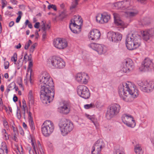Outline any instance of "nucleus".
<instances>
[{"instance_id": "f257e3e1", "label": "nucleus", "mask_w": 154, "mask_h": 154, "mask_svg": "<svg viewBox=\"0 0 154 154\" xmlns=\"http://www.w3.org/2000/svg\"><path fill=\"white\" fill-rule=\"evenodd\" d=\"M39 79V85L41 87L40 99L44 104L50 103L53 100L54 95L52 79L46 72H43Z\"/></svg>"}, {"instance_id": "f03ea898", "label": "nucleus", "mask_w": 154, "mask_h": 154, "mask_svg": "<svg viewBox=\"0 0 154 154\" xmlns=\"http://www.w3.org/2000/svg\"><path fill=\"white\" fill-rule=\"evenodd\" d=\"M118 93L120 97L126 102H131L138 95V91L135 86L129 82L120 85Z\"/></svg>"}, {"instance_id": "7ed1b4c3", "label": "nucleus", "mask_w": 154, "mask_h": 154, "mask_svg": "<svg viewBox=\"0 0 154 154\" xmlns=\"http://www.w3.org/2000/svg\"><path fill=\"white\" fill-rule=\"evenodd\" d=\"M140 36L137 34H128L126 39V45L127 49L130 50H135L141 45Z\"/></svg>"}, {"instance_id": "20e7f679", "label": "nucleus", "mask_w": 154, "mask_h": 154, "mask_svg": "<svg viewBox=\"0 0 154 154\" xmlns=\"http://www.w3.org/2000/svg\"><path fill=\"white\" fill-rule=\"evenodd\" d=\"M130 2L129 1H124L119 2L114 4V6L117 9H120L126 11L125 12L126 16L128 17L132 18L136 16L138 14V11L135 9L132 8L129 6Z\"/></svg>"}, {"instance_id": "39448f33", "label": "nucleus", "mask_w": 154, "mask_h": 154, "mask_svg": "<svg viewBox=\"0 0 154 154\" xmlns=\"http://www.w3.org/2000/svg\"><path fill=\"white\" fill-rule=\"evenodd\" d=\"M59 126L61 135L64 136L67 135L74 128L73 123L65 118L60 120Z\"/></svg>"}, {"instance_id": "423d86ee", "label": "nucleus", "mask_w": 154, "mask_h": 154, "mask_svg": "<svg viewBox=\"0 0 154 154\" xmlns=\"http://www.w3.org/2000/svg\"><path fill=\"white\" fill-rule=\"evenodd\" d=\"M47 64L53 68L62 69L65 66L63 60L60 57L56 56L49 58L48 59Z\"/></svg>"}, {"instance_id": "0eeeda50", "label": "nucleus", "mask_w": 154, "mask_h": 154, "mask_svg": "<svg viewBox=\"0 0 154 154\" xmlns=\"http://www.w3.org/2000/svg\"><path fill=\"white\" fill-rule=\"evenodd\" d=\"M120 105L117 103L109 106L107 109L106 117L108 119H110L116 116L119 113L121 109Z\"/></svg>"}, {"instance_id": "6e6552de", "label": "nucleus", "mask_w": 154, "mask_h": 154, "mask_svg": "<svg viewBox=\"0 0 154 154\" xmlns=\"http://www.w3.org/2000/svg\"><path fill=\"white\" fill-rule=\"evenodd\" d=\"M54 129V123L51 121H45L41 126V131L45 137H48L53 132Z\"/></svg>"}, {"instance_id": "1a4fd4ad", "label": "nucleus", "mask_w": 154, "mask_h": 154, "mask_svg": "<svg viewBox=\"0 0 154 154\" xmlns=\"http://www.w3.org/2000/svg\"><path fill=\"white\" fill-rule=\"evenodd\" d=\"M137 84L140 89L145 92H151L154 88V82L152 81H139L138 82Z\"/></svg>"}, {"instance_id": "9d476101", "label": "nucleus", "mask_w": 154, "mask_h": 154, "mask_svg": "<svg viewBox=\"0 0 154 154\" xmlns=\"http://www.w3.org/2000/svg\"><path fill=\"white\" fill-rule=\"evenodd\" d=\"M134 64L132 60L130 58H127L123 61L120 70L123 73L132 71L134 68Z\"/></svg>"}, {"instance_id": "9b49d317", "label": "nucleus", "mask_w": 154, "mask_h": 154, "mask_svg": "<svg viewBox=\"0 0 154 154\" xmlns=\"http://www.w3.org/2000/svg\"><path fill=\"white\" fill-rule=\"evenodd\" d=\"M122 122L128 127L133 128L136 125V123L133 116L127 114H123L122 117Z\"/></svg>"}, {"instance_id": "f8f14e48", "label": "nucleus", "mask_w": 154, "mask_h": 154, "mask_svg": "<svg viewBox=\"0 0 154 154\" xmlns=\"http://www.w3.org/2000/svg\"><path fill=\"white\" fill-rule=\"evenodd\" d=\"M77 92L79 96L85 99L88 98L90 95L89 90L84 85H80L78 87Z\"/></svg>"}, {"instance_id": "ddd939ff", "label": "nucleus", "mask_w": 154, "mask_h": 154, "mask_svg": "<svg viewBox=\"0 0 154 154\" xmlns=\"http://www.w3.org/2000/svg\"><path fill=\"white\" fill-rule=\"evenodd\" d=\"M107 37L110 41L114 43H118L122 38V35L118 32H109L107 34Z\"/></svg>"}, {"instance_id": "4468645a", "label": "nucleus", "mask_w": 154, "mask_h": 154, "mask_svg": "<svg viewBox=\"0 0 154 154\" xmlns=\"http://www.w3.org/2000/svg\"><path fill=\"white\" fill-rule=\"evenodd\" d=\"M88 46L100 54L105 53L106 51V47L101 44L93 43L89 45Z\"/></svg>"}, {"instance_id": "2eb2a0df", "label": "nucleus", "mask_w": 154, "mask_h": 154, "mask_svg": "<svg viewBox=\"0 0 154 154\" xmlns=\"http://www.w3.org/2000/svg\"><path fill=\"white\" fill-rule=\"evenodd\" d=\"M88 46L100 54L105 53L106 51V47L101 44L93 43L89 45Z\"/></svg>"}, {"instance_id": "dca6fc26", "label": "nucleus", "mask_w": 154, "mask_h": 154, "mask_svg": "<svg viewBox=\"0 0 154 154\" xmlns=\"http://www.w3.org/2000/svg\"><path fill=\"white\" fill-rule=\"evenodd\" d=\"M54 46L59 49H63L67 46V43L66 40L62 38H58L54 41Z\"/></svg>"}, {"instance_id": "f3484780", "label": "nucleus", "mask_w": 154, "mask_h": 154, "mask_svg": "<svg viewBox=\"0 0 154 154\" xmlns=\"http://www.w3.org/2000/svg\"><path fill=\"white\" fill-rule=\"evenodd\" d=\"M110 18V15L106 13L99 14L96 17V20L97 22L101 23L108 22Z\"/></svg>"}, {"instance_id": "a211bd4d", "label": "nucleus", "mask_w": 154, "mask_h": 154, "mask_svg": "<svg viewBox=\"0 0 154 154\" xmlns=\"http://www.w3.org/2000/svg\"><path fill=\"white\" fill-rule=\"evenodd\" d=\"M152 68V63L149 58H146L143 61L140 68L141 71L145 72L149 70Z\"/></svg>"}, {"instance_id": "6ab92c4d", "label": "nucleus", "mask_w": 154, "mask_h": 154, "mask_svg": "<svg viewBox=\"0 0 154 154\" xmlns=\"http://www.w3.org/2000/svg\"><path fill=\"white\" fill-rule=\"evenodd\" d=\"M70 110V106L69 103L66 101H63L58 108V111L60 113L65 114H68Z\"/></svg>"}, {"instance_id": "aec40b11", "label": "nucleus", "mask_w": 154, "mask_h": 154, "mask_svg": "<svg viewBox=\"0 0 154 154\" xmlns=\"http://www.w3.org/2000/svg\"><path fill=\"white\" fill-rule=\"evenodd\" d=\"M89 77L88 74L85 73H78L76 76V80L81 84H86L88 82Z\"/></svg>"}, {"instance_id": "412c9836", "label": "nucleus", "mask_w": 154, "mask_h": 154, "mask_svg": "<svg viewBox=\"0 0 154 154\" xmlns=\"http://www.w3.org/2000/svg\"><path fill=\"white\" fill-rule=\"evenodd\" d=\"M100 35V32L98 30L93 29L89 32L88 38L90 40L96 41L99 39Z\"/></svg>"}, {"instance_id": "4be33fe9", "label": "nucleus", "mask_w": 154, "mask_h": 154, "mask_svg": "<svg viewBox=\"0 0 154 154\" xmlns=\"http://www.w3.org/2000/svg\"><path fill=\"white\" fill-rule=\"evenodd\" d=\"M141 33L143 39L147 41L154 34V29H151L141 31Z\"/></svg>"}, {"instance_id": "5701e85b", "label": "nucleus", "mask_w": 154, "mask_h": 154, "mask_svg": "<svg viewBox=\"0 0 154 154\" xmlns=\"http://www.w3.org/2000/svg\"><path fill=\"white\" fill-rule=\"evenodd\" d=\"M114 18V22L115 25L121 28H124L125 24L124 22L119 17V15L117 13L113 14Z\"/></svg>"}, {"instance_id": "b1692460", "label": "nucleus", "mask_w": 154, "mask_h": 154, "mask_svg": "<svg viewBox=\"0 0 154 154\" xmlns=\"http://www.w3.org/2000/svg\"><path fill=\"white\" fill-rule=\"evenodd\" d=\"M104 143L102 140H98L96 142L92 148L100 152L102 149L104 147Z\"/></svg>"}, {"instance_id": "393cba45", "label": "nucleus", "mask_w": 154, "mask_h": 154, "mask_svg": "<svg viewBox=\"0 0 154 154\" xmlns=\"http://www.w3.org/2000/svg\"><path fill=\"white\" fill-rule=\"evenodd\" d=\"M69 27L71 31L74 33L78 34L81 32L82 26L70 23Z\"/></svg>"}, {"instance_id": "a878e982", "label": "nucleus", "mask_w": 154, "mask_h": 154, "mask_svg": "<svg viewBox=\"0 0 154 154\" xmlns=\"http://www.w3.org/2000/svg\"><path fill=\"white\" fill-rule=\"evenodd\" d=\"M134 150L136 154H143V151L141 146L139 144L135 146Z\"/></svg>"}, {"instance_id": "bb28decb", "label": "nucleus", "mask_w": 154, "mask_h": 154, "mask_svg": "<svg viewBox=\"0 0 154 154\" xmlns=\"http://www.w3.org/2000/svg\"><path fill=\"white\" fill-rule=\"evenodd\" d=\"M28 98L29 101V105L30 103L32 104H33L34 103V98L33 95L32 90H30L29 91Z\"/></svg>"}, {"instance_id": "cd10ccee", "label": "nucleus", "mask_w": 154, "mask_h": 154, "mask_svg": "<svg viewBox=\"0 0 154 154\" xmlns=\"http://www.w3.org/2000/svg\"><path fill=\"white\" fill-rule=\"evenodd\" d=\"M1 149L3 151H4L5 150V152L7 154L8 153V149L7 148V145L5 143H2L1 144Z\"/></svg>"}, {"instance_id": "c85d7f7f", "label": "nucleus", "mask_w": 154, "mask_h": 154, "mask_svg": "<svg viewBox=\"0 0 154 154\" xmlns=\"http://www.w3.org/2000/svg\"><path fill=\"white\" fill-rule=\"evenodd\" d=\"M95 107V106L94 103H91L90 104H86L84 106V108L86 109L93 108Z\"/></svg>"}, {"instance_id": "c756f323", "label": "nucleus", "mask_w": 154, "mask_h": 154, "mask_svg": "<svg viewBox=\"0 0 154 154\" xmlns=\"http://www.w3.org/2000/svg\"><path fill=\"white\" fill-rule=\"evenodd\" d=\"M83 21L82 20V19H79V20L78 21L75 20V22L73 23H70L73 24H75V25H77V26L79 25V26H82V25Z\"/></svg>"}, {"instance_id": "7c9ffc66", "label": "nucleus", "mask_w": 154, "mask_h": 154, "mask_svg": "<svg viewBox=\"0 0 154 154\" xmlns=\"http://www.w3.org/2000/svg\"><path fill=\"white\" fill-rule=\"evenodd\" d=\"M81 17L79 16L75 15L73 17V18L70 21V23H73L75 21V20L78 21L79 20V19H81Z\"/></svg>"}, {"instance_id": "2f4dec72", "label": "nucleus", "mask_w": 154, "mask_h": 154, "mask_svg": "<svg viewBox=\"0 0 154 154\" xmlns=\"http://www.w3.org/2000/svg\"><path fill=\"white\" fill-rule=\"evenodd\" d=\"M33 66V62L32 61H29V65L28 67V72H30L31 73L32 69L31 68L32 66Z\"/></svg>"}, {"instance_id": "473e14b6", "label": "nucleus", "mask_w": 154, "mask_h": 154, "mask_svg": "<svg viewBox=\"0 0 154 154\" xmlns=\"http://www.w3.org/2000/svg\"><path fill=\"white\" fill-rule=\"evenodd\" d=\"M29 125L32 131L35 130V127L33 120L29 121Z\"/></svg>"}, {"instance_id": "72a5a7b5", "label": "nucleus", "mask_w": 154, "mask_h": 154, "mask_svg": "<svg viewBox=\"0 0 154 154\" xmlns=\"http://www.w3.org/2000/svg\"><path fill=\"white\" fill-rule=\"evenodd\" d=\"M17 60V54L16 53H14L13 56L11 57V60L14 61L15 63Z\"/></svg>"}, {"instance_id": "f704fd0d", "label": "nucleus", "mask_w": 154, "mask_h": 154, "mask_svg": "<svg viewBox=\"0 0 154 154\" xmlns=\"http://www.w3.org/2000/svg\"><path fill=\"white\" fill-rule=\"evenodd\" d=\"M48 9H50L51 8L55 11H56L57 10L56 6L52 4L48 5Z\"/></svg>"}, {"instance_id": "c9c22d12", "label": "nucleus", "mask_w": 154, "mask_h": 154, "mask_svg": "<svg viewBox=\"0 0 154 154\" xmlns=\"http://www.w3.org/2000/svg\"><path fill=\"white\" fill-rule=\"evenodd\" d=\"M86 117L87 118L89 119L90 120H91V121L94 123V125L96 126L97 125V123L96 122H95L94 121V119L93 118V117L90 116H89V115H86Z\"/></svg>"}, {"instance_id": "e433bc0d", "label": "nucleus", "mask_w": 154, "mask_h": 154, "mask_svg": "<svg viewBox=\"0 0 154 154\" xmlns=\"http://www.w3.org/2000/svg\"><path fill=\"white\" fill-rule=\"evenodd\" d=\"M78 0H74L75 2L74 3L72 4L71 7L70 9H73L76 7V6L78 5Z\"/></svg>"}, {"instance_id": "4c0bfd02", "label": "nucleus", "mask_w": 154, "mask_h": 154, "mask_svg": "<svg viewBox=\"0 0 154 154\" xmlns=\"http://www.w3.org/2000/svg\"><path fill=\"white\" fill-rule=\"evenodd\" d=\"M31 143H32L31 144H32V146L33 147V149L34 150V152H33V153L34 154H37V153L36 152V151L35 146V144H34V142L32 140H31Z\"/></svg>"}, {"instance_id": "58836bf2", "label": "nucleus", "mask_w": 154, "mask_h": 154, "mask_svg": "<svg viewBox=\"0 0 154 154\" xmlns=\"http://www.w3.org/2000/svg\"><path fill=\"white\" fill-rule=\"evenodd\" d=\"M32 41L31 40H29L28 43H26L25 46V49L27 50L28 49L29 47L30 44H32Z\"/></svg>"}, {"instance_id": "ea45409f", "label": "nucleus", "mask_w": 154, "mask_h": 154, "mask_svg": "<svg viewBox=\"0 0 154 154\" xmlns=\"http://www.w3.org/2000/svg\"><path fill=\"white\" fill-rule=\"evenodd\" d=\"M17 118L19 119H20L21 117V115L20 113V111L19 110L18 108H17Z\"/></svg>"}, {"instance_id": "a19ab883", "label": "nucleus", "mask_w": 154, "mask_h": 154, "mask_svg": "<svg viewBox=\"0 0 154 154\" xmlns=\"http://www.w3.org/2000/svg\"><path fill=\"white\" fill-rule=\"evenodd\" d=\"M3 132H5V134H4V137L5 140H7L9 138V136L7 133H6V131L4 129L3 131Z\"/></svg>"}, {"instance_id": "79ce46f5", "label": "nucleus", "mask_w": 154, "mask_h": 154, "mask_svg": "<svg viewBox=\"0 0 154 154\" xmlns=\"http://www.w3.org/2000/svg\"><path fill=\"white\" fill-rule=\"evenodd\" d=\"M16 84L14 82H12L10 83L8 86V88H13V89L15 87Z\"/></svg>"}, {"instance_id": "37998d69", "label": "nucleus", "mask_w": 154, "mask_h": 154, "mask_svg": "<svg viewBox=\"0 0 154 154\" xmlns=\"http://www.w3.org/2000/svg\"><path fill=\"white\" fill-rule=\"evenodd\" d=\"M36 46V44H33L32 46L31 47L30 51V52L32 53L34 50V48Z\"/></svg>"}, {"instance_id": "c03bdc74", "label": "nucleus", "mask_w": 154, "mask_h": 154, "mask_svg": "<svg viewBox=\"0 0 154 154\" xmlns=\"http://www.w3.org/2000/svg\"><path fill=\"white\" fill-rule=\"evenodd\" d=\"M27 112L28 114L29 121L33 120L31 116L32 113L31 112H29L28 110L27 111Z\"/></svg>"}, {"instance_id": "a18cd8bd", "label": "nucleus", "mask_w": 154, "mask_h": 154, "mask_svg": "<svg viewBox=\"0 0 154 154\" xmlns=\"http://www.w3.org/2000/svg\"><path fill=\"white\" fill-rule=\"evenodd\" d=\"M95 107L97 108H100L101 107L100 103L97 102L95 104Z\"/></svg>"}, {"instance_id": "49530a36", "label": "nucleus", "mask_w": 154, "mask_h": 154, "mask_svg": "<svg viewBox=\"0 0 154 154\" xmlns=\"http://www.w3.org/2000/svg\"><path fill=\"white\" fill-rule=\"evenodd\" d=\"M3 124L5 127L6 128L8 127V125L7 121L6 120H4L3 121Z\"/></svg>"}, {"instance_id": "de8ad7c7", "label": "nucleus", "mask_w": 154, "mask_h": 154, "mask_svg": "<svg viewBox=\"0 0 154 154\" xmlns=\"http://www.w3.org/2000/svg\"><path fill=\"white\" fill-rule=\"evenodd\" d=\"M7 3V2L5 0H2V8H3L6 5Z\"/></svg>"}, {"instance_id": "09e8293b", "label": "nucleus", "mask_w": 154, "mask_h": 154, "mask_svg": "<svg viewBox=\"0 0 154 154\" xmlns=\"http://www.w3.org/2000/svg\"><path fill=\"white\" fill-rule=\"evenodd\" d=\"M100 152H98L97 151L92 148L91 150V154H99Z\"/></svg>"}, {"instance_id": "8fccbe9b", "label": "nucleus", "mask_w": 154, "mask_h": 154, "mask_svg": "<svg viewBox=\"0 0 154 154\" xmlns=\"http://www.w3.org/2000/svg\"><path fill=\"white\" fill-rule=\"evenodd\" d=\"M42 29L43 30L42 32H46V27L45 25V23H44L42 25Z\"/></svg>"}, {"instance_id": "3c124183", "label": "nucleus", "mask_w": 154, "mask_h": 154, "mask_svg": "<svg viewBox=\"0 0 154 154\" xmlns=\"http://www.w3.org/2000/svg\"><path fill=\"white\" fill-rule=\"evenodd\" d=\"M139 24L141 26H143L144 25L146 24V23L144 22L143 20H141L139 22Z\"/></svg>"}, {"instance_id": "603ef678", "label": "nucleus", "mask_w": 154, "mask_h": 154, "mask_svg": "<svg viewBox=\"0 0 154 154\" xmlns=\"http://www.w3.org/2000/svg\"><path fill=\"white\" fill-rule=\"evenodd\" d=\"M5 69H7L9 67V63L8 62H6L5 63Z\"/></svg>"}, {"instance_id": "864d4df0", "label": "nucleus", "mask_w": 154, "mask_h": 154, "mask_svg": "<svg viewBox=\"0 0 154 154\" xmlns=\"http://www.w3.org/2000/svg\"><path fill=\"white\" fill-rule=\"evenodd\" d=\"M40 23L39 22H36L34 25L35 28L38 29L39 28Z\"/></svg>"}, {"instance_id": "5fc2aeb1", "label": "nucleus", "mask_w": 154, "mask_h": 154, "mask_svg": "<svg viewBox=\"0 0 154 154\" xmlns=\"http://www.w3.org/2000/svg\"><path fill=\"white\" fill-rule=\"evenodd\" d=\"M21 18L20 16H18L16 19V22L18 23L20 21V20Z\"/></svg>"}, {"instance_id": "6e6d98bb", "label": "nucleus", "mask_w": 154, "mask_h": 154, "mask_svg": "<svg viewBox=\"0 0 154 154\" xmlns=\"http://www.w3.org/2000/svg\"><path fill=\"white\" fill-rule=\"evenodd\" d=\"M11 2L14 5H16L17 2L15 0H10Z\"/></svg>"}, {"instance_id": "4d7b16f0", "label": "nucleus", "mask_w": 154, "mask_h": 154, "mask_svg": "<svg viewBox=\"0 0 154 154\" xmlns=\"http://www.w3.org/2000/svg\"><path fill=\"white\" fill-rule=\"evenodd\" d=\"M28 61H32V56H31V54L29 55V56H28Z\"/></svg>"}, {"instance_id": "13d9d810", "label": "nucleus", "mask_w": 154, "mask_h": 154, "mask_svg": "<svg viewBox=\"0 0 154 154\" xmlns=\"http://www.w3.org/2000/svg\"><path fill=\"white\" fill-rule=\"evenodd\" d=\"M14 24V22L13 21H11L9 23V26L10 27L12 26Z\"/></svg>"}, {"instance_id": "bf43d9fd", "label": "nucleus", "mask_w": 154, "mask_h": 154, "mask_svg": "<svg viewBox=\"0 0 154 154\" xmlns=\"http://www.w3.org/2000/svg\"><path fill=\"white\" fill-rule=\"evenodd\" d=\"M42 38L43 39H45L46 37V32H42Z\"/></svg>"}, {"instance_id": "052dcab7", "label": "nucleus", "mask_w": 154, "mask_h": 154, "mask_svg": "<svg viewBox=\"0 0 154 154\" xmlns=\"http://www.w3.org/2000/svg\"><path fill=\"white\" fill-rule=\"evenodd\" d=\"M13 100L14 102H16L17 100V97L16 96H14L13 98Z\"/></svg>"}, {"instance_id": "680f3d73", "label": "nucleus", "mask_w": 154, "mask_h": 154, "mask_svg": "<svg viewBox=\"0 0 154 154\" xmlns=\"http://www.w3.org/2000/svg\"><path fill=\"white\" fill-rule=\"evenodd\" d=\"M21 46V45L20 43H19L17 45L15 46V48L17 49L20 48Z\"/></svg>"}, {"instance_id": "e2e57ef3", "label": "nucleus", "mask_w": 154, "mask_h": 154, "mask_svg": "<svg viewBox=\"0 0 154 154\" xmlns=\"http://www.w3.org/2000/svg\"><path fill=\"white\" fill-rule=\"evenodd\" d=\"M116 154H124L123 151L120 152L119 150H117L116 152Z\"/></svg>"}, {"instance_id": "0e129e2a", "label": "nucleus", "mask_w": 154, "mask_h": 154, "mask_svg": "<svg viewBox=\"0 0 154 154\" xmlns=\"http://www.w3.org/2000/svg\"><path fill=\"white\" fill-rule=\"evenodd\" d=\"M30 23L29 21L28 20H26L25 22V24L26 26L29 23Z\"/></svg>"}, {"instance_id": "69168bd1", "label": "nucleus", "mask_w": 154, "mask_h": 154, "mask_svg": "<svg viewBox=\"0 0 154 154\" xmlns=\"http://www.w3.org/2000/svg\"><path fill=\"white\" fill-rule=\"evenodd\" d=\"M23 110H25L26 108H27L26 104L23 105Z\"/></svg>"}, {"instance_id": "338daca9", "label": "nucleus", "mask_w": 154, "mask_h": 154, "mask_svg": "<svg viewBox=\"0 0 154 154\" xmlns=\"http://www.w3.org/2000/svg\"><path fill=\"white\" fill-rule=\"evenodd\" d=\"M0 89L3 92L4 91V87L3 85H1L0 87Z\"/></svg>"}, {"instance_id": "774afa93", "label": "nucleus", "mask_w": 154, "mask_h": 154, "mask_svg": "<svg viewBox=\"0 0 154 154\" xmlns=\"http://www.w3.org/2000/svg\"><path fill=\"white\" fill-rule=\"evenodd\" d=\"M27 25H28V27L30 29H32V24L30 23H29Z\"/></svg>"}]
</instances>
